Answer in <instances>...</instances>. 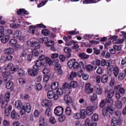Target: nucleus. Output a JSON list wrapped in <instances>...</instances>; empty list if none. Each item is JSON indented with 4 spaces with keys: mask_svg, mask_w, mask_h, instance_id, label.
<instances>
[{
    "mask_svg": "<svg viewBox=\"0 0 126 126\" xmlns=\"http://www.w3.org/2000/svg\"><path fill=\"white\" fill-rule=\"evenodd\" d=\"M47 1H48V0H43L38 5V7H41V6H43V5H45L46 3H47Z\"/></svg>",
    "mask_w": 126,
    "mask_h": 126,
    "instance_id": "obj_60",
    "label": "nucleus"
},
{
    "mask_svg": "<svg viewBox=\"0 0 126 126\" xmlns=\"http://www.w3.org/2000/svg\"><path fill=\"white\" fill-rule=\"evenodd\" d=\"M4 53L5 55H11L14 53V49L12 48H8L4 50Z\"/></svg>",
    "mask_w": 126,
    "mask_h": 126,
    "instance_id": "obj_23",
    "label": "nucleus"
},
{
    "mask_svg": "<svg viewBox=\"0 0 126 126\" xmlns=\"http://www.w3.org/2000/svg\"><path fill=\"white\" fill-rule=\"evenodd\" d=\"M86 111L84 109H82L80 111V116L81 119H85L86 117Z\"/></svg>",
    "mask_w": 126,
    "mask_h": 126,
    "instance_id": "obj_34",
    "label": "nucleus"
},
{
    "mask_svg": "<svg viewBox=\"0 0 126 126\" xmlns=\"http://www.w3.org/2000/svg\"><path fill=\"white\" fill-rule=\"evenodd\" d=\"M39 68L36 66H33L32 69H29L28 70L29 74L31 76H36L38 74Z\"/></svg>",
    "mask_w": 126,
    "mask_h": 126,
    "instance_id": "obj_4",
    "label": "nucleus"
},
{
    "mask_svg": "<svg viewBox=\"0 0 126 126\" xmlns=\"http://www.w3.org/2000/svg\"><path fill=\"white\" fill-rule=\"evenodd\" d=\"M85 91L87 94H90L93 92V88H91L90 84H87L85 86Z\"/></svg>",
    "mask_w": 126,
    "mask_h": 126,
    "instance_id": "obj_14",
    "label": "nucleus"
},
{
    "mask_svg": "<svg viewBox=\"0 0 126 126\" xmlns=\"http://www.w3.org/2000/svg\"><path fill=\"white\" fill-rule=\"evenodd\" d=\"M27 56V52L25 50H23V52L20 54V58H24Z\"/></svg>",
    "mask_w": 126,
    "mask_h": 126,
    "instance_id": "obj_59",
    "label": "nucleus"
},
{
    "mask_svg": "<svg viewBox=\"0 0 126 126\" xmlns=\"http://www.w3.org/2000/svg\"><path fill=\"white\" fill-rule=\"evenodd\" d=\"M47 97L48 99H54L55 100H58L59 99V96L56 94V93L53 91L48 92Z\"/></svg>",
    "mask_w": 126,
    "mask_h": 126,
    "instance_id": "obj_5",
    "label": "nucleus"
},
{
    "mask_svg": "<svg viewBox=\"0 0 126 126\" xmlns=\"http://www.w3.org/2000/svg\"><path fill=\"white\" fill-rule=\"evenodd\" d=\"M17 13L18 15H22V14H28V12L25 9H20L17 11Z\"/></svg>",
    "mask_w": 126,
    "mask_h": 126,
    "instance_id": "obj_32",
    "label": "nucleus"
},
{
    "mask_svg": "<svg viewBox=\"0 0 126 126\" xmlns=\"http://www.w3.org/2000/svg\"><path fill=\"white\" fill-rule=\"evenodd\" d=\"M13 37L16 38V39H18L19 41H22V37H21V34L20 33V31H17L13 34Z\"/></svg>",
    "mask_w": 126,
    "mask_h": 126,
    "instance_id": "obj_11",
    "label": "nucleus"
},
{
    "mask_svg": "<svg viewBox=\"0 0 126 126\" xmlns=\"http://www.w3.org/2000/svg\"><path fill=\"white\" fill-rule=\"evenodd\" d=\"M106 63L107 62H106V60L105 59H102L101 60H97L95 61L96 65H98V66H100V65H101V66H105Z\"/></svg>",
    "mask_w": 126,
    "mask_h": 126,
    "instance_id": "obj_10",
    "label": "nucleus"
},
{
    "mask_svg": "<svg viewBox=\"0 0 126 126\" xmlns=\"http://www.w3.org/2000/svg\"><path fill=\"white\" fill-rule=\"evenodd\" d=\"M32 55L33 57H38V56H39V52H38L37 49H34L32 50Z\"/></svg>",
    "mask_w": 126,
    "mask_h": 126,
    "instance_id": "obj_50",
    "label": "nucleus"
},
{
    "mask_svg": "<svg viewBox=\"0 0 126 126\" xmlns=\"http://www.w3.org/2000/svg\"><path fill=\"white\" fill-rule=\"evenodd\" d=\"M13 82L12 81H8L6 85V88L7 89H12L13 88Z\"/></svg>",
    "mask_w": 126,
    "mask_h": 126,
    "instance_id": "obj_38",
    "label": "nucleus"
},
{
    "mask_svg": "<svg viewBox=\"0 0 126 126\" xmlns=\"http://www.w3.org/2000/svg\"><path fill=\"white\" fill-rule=\"evenodd\" d=\"M94 90L95 91L96 94H97V95H101L103 91H102V89H101L100 86L98 85H96L95 86H94Z\"/></svg>",
    "mask_w": 126,
    "mask_h": 126,
    "instance_id": "obj_24",
    "label": "nucleus"
},
{
    "mask_svg": "<svg viewBox=\"0 0 126 126\" xmlns=\"http://www.w3.org/2000/svg\"><path fill=\"white\" fill-rule=\"evenodd\" d=\"M2 76L4 77L5 81H9V80L12 78V77H11V75H10V74L8 72H3Z\"/></svg>",
    "mask_w": 126,
    "mask_h": 126,
    "instance_id": "obj_12",
    "label": "nucleus"
},
{
    "mask_svg": "<svg viewBox=\"0 0 126 126\" xmlns=\"http://www.w3.org/2000/svg\"><path fill=\"white\" fill-rule=\"evenodd\" d=\"M7 68L10 69L11 71H12V73H14L15 71H17V70L19 68V66H18V65L13 66L12 63H9L7 64Z\"/></svg>",
    "mask_w": 126,
    "mask_h": 126,
    "instance_id": "obj_7",
    "label": "nucleus"
},
{
    "mask_svg": "<svg viewBox=\"0 0 126 126\" xmlns=\"http://www.w3.org/2000/svg\"><path fill=\"white\" fill-rule=\"evenodd\" d=\"M80 67V68H83V69H85L87 67L86 64H84V63L82 62H80L78 63V65L77 66V69Z\"/></svg>",
    "mask_w": 126,
    "mask_h": 126,
    "instance_id": "obj_31",
    "label": "nucleus"
},
{
    "mask_svg": "<svg viewBox=\"0 0 126 126\" xmlns=\"http://www.w3.org/2000/svg\"><path fill=\"white\" fill-rule=\"evenodd\" d=\"M11 119H15L16 118V112L15 110H13L11 113Z\"/></svg>",
    "mask_w": 126,
    "mask_h": 126,
    "instance_id": "obj_58",
    "label": "nucleus"
},
{
    "mask_svg": "<svg viewBox=\"0 0 126 126\" xmlns=\"http://www.w3.org/2000/svg\"><path fill=\"white\" fill-rule=\"evenodd\" d=\"M85 126H90V119L89 118H87L85 121Z\"/></svg>",
    "mask_w": 126,
    "mask_h": 126,
    "instance_id": "obj_64",
    "label": "nucleus"
},
{
    "mask_svg": "<svg viewBox=\"0 0 126 126\" xmlns=\"http://www.w3.org/2000/svg\"><path fill=\"white\" fill-rule=\"evenodd\" d=\"M23 107V109H25L27 113L31 112V106L29 103H26Z\"/></svg>",
    "mask_w": 126,
    "mask_h": 126,
    "instance_id": "obj_18",
    "label": "nucleus"
},
{
    "mask_svg": "<svg viewBox=\"0 0 126 126\" xmlns=\"http://www.w3.org/2000/svg\"><path fill=\"white\" fill-rule=\"evenodd\" d=\"M101 81L102 83H106L108 81V75H103L101 78Z\"/></svg>",
    "mask_w": 126,
    "mask_h": 126,
    "instance_id": "obj_43",
    "label": "nucleus"
},
{
    "mask_svg": "<svg viewBox=\"0 0 126 126\" xmlns=\"http://www.w3.org/2000/svg\"><path fill=\"white\" fill-rule=\"evenodd\" d=\"M89 99L92 102H94V101H95L97 99V94H94L92 95H91L89 97Z\"/></svg>",
    "mask_w": 126,
    "mask_h": 126,
    "instance_id": "obj_46",
    "label": "nucleus"
},
{
    "mask_svg": "<svg viewBox=\"0 0 126 126\" xmlns=\"http://www.w3.org/2000/svg\"><path fill=\"white\" fill-rule=\"evenodd\" d=\"M10 38V36L8 35H5V36H3L1 39L0 41L1 43L3 44H5L8 42V40H9Z\"/></svg>",
    "mask_w": 126,
    "mask_h": 126,
    "instance_id": "obj_19",
    "label": "nucleus"
},
{
    "mask_svg": "<svg viewBox=\"0 0 126 126\" xmlns=\"http://www.w3.org/2000/svg\"><path fill=\"white\" fill-rule=\"evenodd\" d=\"M100 1V0H83V4H86L87 3H96Z\"/></svg>",
    "mask_w": 126,
    "mask_h": 126,
    "instance_id": "obj_25",
    "label": "nucleus"
},
{
    "mask_svg": "<svg viewBox=\"0 0 126 126\" xmlns=\"http://www.w3.org/2000/svg\"><path fill=\"white\" fill-rule=\"evenodd\" d=\"M106 104H107V105H110V106L112 105L110 104V101H107V98H106V99H104L102 100L100 102V103L99 104V107L100 108H104V107H105V105H106Z\"/></svg>",
    "mask_w": 126,
    "mask_h": 126,
    "instance_id": "obj_17",
    "label": "nucleus"
},
{
    "mask_svg": "<svg viewBox=\"0 0 126 126\" xmlns=\"http://www.w3.org/2000/svg\"><path fill=\"white\" fill-rule=\"evenodd\" d=\"M7 105H8V102L3 100V101L0 104L1 108L2 109H4L6 108Z\"/></svg>",
    "mask_w": 126,
    "mask_h": 126,
    "instance_id": "obj_51",
    "label": "nucleus"
},
{
    "mask_svg": "<svg viewBox=\"0 0 126 126\" xmlns=\"http://www.w3.org/2000/svg\"><path fill=\"white\" fill-rule=\"evenodd\" d=\"M77 86H78V83L77 82L72 81L70 83L69 88H68V89H69L70 87H72L73 88H77Z\"/></svg>",
    "mask_w": 126,
    "mask_h": 126,
    "instance_id": "obj_36",
    "label": "nucleus"
},
{
    "mask_svg": "<svg viewBox=\"0 0 126 126\" xmlns=\"http://www.w3.org/2000/svg\"><path fill=\"white\" fill-rule=\"evenodd\" d=\"M61 68L62 65L60 64H58L55 68L56 70H57V72L59 75H62V74H63V70Z\"/></svg>",
    "mask_w": 126,
    "mask_h": 126,
    "instance_id": "obj_29",
    "label": "nucleus"
},
{
    "mask_svg": "<svg viewBox=\"0 0 126 126\" xmlns=\"http://www.w3.org/2000/svg\"><path fill=\"white\" fill-rule=\"evenodd\" d=\"M118 37L116 35L112 36L110 37V40H113V43L114 44H122L124 42V39H117Z\"/></svg>",
    "mask_w": 126,
    "mask_h": 126,
    "instance_id": "obj_8",
    "label": "nucleus"
},
{
    "mask_svg": "<svg viewBox=\"0 0 126 126\" xmlns=\"http://www.w3.org/2000/svg\"><path fill=\"white\" fill-rule=\"evenodd\" d=\"M114 106L116 109H118V110L122 109L123 108V103L121 100H118L115 102Z\"/></svg>",
    "mask_w": 126,
    "mask_h": 126,
    "instance_id": "obj_16",
    "label": "nucleus"
},
{
    "mask_svg": "<svg viewBox=\"0 0 126 126\" xmlns=\"http://www.w3.org/2000/svg\"><path fill=\"white\" fill-rule=\"evenodd\" d=\"M36 27L31 26H30V28L29 29V32L32 34H35V32H36Z\"/></svg>",
    "mask_w": 126,
    "mask_h": 126,
    "instance_id": "obj_39",
    "label": "nucleus"
},
{
    "mask_svg": "<svg viewBox=\"0 0 126 126\" xmlns=\"http://www.w3.org/2000/svg\"><path fill=\"white\" fill-rule=\"evenodd\" d=\"M17 43V40L15 39H12L9 40V44L11 45V46H13V45H15Z\"/></svg>",
    "mask_w": 126,
    "mask_h": 126,
    "instance_id": "obj_52",
    "label": "nucleus"
},
{
    "mask_svg": "<svg viewBox=\"0 0 126 126\" xmlns=\"http://www.w3.org/2000/svg\"><path fill=\"white\" fill-rule=\"evenodd\" d=\"M41 33L44 36H48L51 33V32L47 29H44L41 31Z\"/></svg>",
    "mask_w": 126,
    "mask_h": 126,
    "instance_id": "obj_49",
    "label": "nucleus"
},
{
    "mask_svg": "<svg viewBox=\"0 0 126 126\" xmlns=\"http://www.w3.org/2000/svg\"><path fill=\"white\" fill-rule=\"evenodd\" d=\"M86 68L87 71H92V70H93V68H94V66H93L91 64H88Z\"/></svg>",
    "mask_w": 126,
    "mask_h": 126,
    "instance_id": "obj_53",
    "label": "nucleus"
},
{
    "mask_svg": "<svg viewBox=\"0 0 126 126\" xmlns=\"http://www.w3.org/2000/svg\"><path fill=\"white\" fill-rule=\"evenodd\" d=\"M10 98V93H6L4 96L3 100L6 102H9Z\"/></svg>",
    "mask_w": 126,
    "mask_h": 126,
    "instance_id": "obj_40",
    "label": "nucleus"
},
{
    "mask_svg": "<svg viewBox=\"0 0 126 126\" xmlns=\"http://www.w3.org/2000/svg\"><path fill=\"white\" fill-rule=\"evenodd\" d=\"M45 115L46 117H51L52 116V110H51V108H47L46 110Z\"/></svg>",
    "mask_w": 126,
    "mask_h": 126,
    "instance_id": "obj_48",
    "label": "nucleus"
},
{
    "mask_svg": "<svg viewBox=\"0 0 126 126\" xmlns=\"http://www.w3.org/2000/svg\"><path fill=\"white\" fill-rule=\"evenodd\" d=\"M99 120V115L96 113L93 114L92 116V122H97Z\"/></svg>",
    "mask_w": 126,
    "mask_h": 126,
    "instance_id": "obj_33",
    "label": "nucleus"
},
{
    "mask_svg": "<svg viewBox=\"0 0 126 126\" xmlns=\"http://www.w3.org/2000/svg\"><path fill=\"white\" fill-rule=\"evenodd\" d=\"M42 88V85L41 84L38 83L35 86V89L37 91H40V90H41Z\"/></svg>",
    "mask_w": 126,
    "mask_h": 126,
    "instance_id": "obj_54",
    "label": "nucleus"
},
{
    "mask_svg": "<svg viewBox=\"0 0 126 126\" xmlns=\"http://www.w3.org/2000/svg\"><path fill=\"white\" fill-rule=\"evenodd\" d=\"M64 52L65 53L66 58H70L71 56V49L69 47H66L64 49Z\"/></svg>",
    "mask_w": 126,
    "mask_h": 126,
    "instance_id": "obj_15",
    "label": "nucleus"
},
{
    "mask_svg": "<svg viewBox=\"0 0 126 126\" xmlns=\"http://www.w3.org/2000/svg\"><path fill=\"white\" fill-rule=\"evenodd\" d=\"M113 74L114 75L115 77H118L119 73H120V69L117 66H115L113 68Z\"/></svg>",
    "mask_w": 126,
    "mask_h": 126,
    "instance_id": "obj_27",
    "label": "nucleus"
},
{
    "mask_svg": "<svg viewBox=\"0 0 126 126\" xmlns=\"http://www.w3.org/2000/svg\"><path fill=\"white\" fill-rule=\"evenodd\" d=\"M14 105L15 108L18 110H20V109H21V107H22V103L19 100L16 101Z\"/></svg>",
    "mask_w": 126,
    "mask_h": 126,
    "instance_id": "obj_26",
    "label": "nucleus"
},
{
    "mask_svg": "<svg viewBox=\"0 0 126 126\" xmlns=\"http://www.w3.org/2000/svg\"><path fill=\"white\" fill-rule=\"evenodd\" d=\"M54 113L56 116H61L63 114V108L62 106H57L54 110Z\"/></svg>",
    "mask_w": 126,
    "mask_h": 126,
    "instance_id": "obj_6",
    "label": "nucleus"
},
{
    "mask_svg": "<svg viewBox=\"0 0 126 126\" xmlns=\"http://www.w3.org/2000/svg\"><path fill=\"white\" fill-rule=\"evenodd\" d=\"M45 62L49 64V65H52V59H51L50 58H48V57L46 58Z\"/></svg>",
    "mask_w": 126,
    "mask_h": 126,
    "instance_id": "obj_56",
    "label": "nucleus"
},
{
    "mask_svg": "<svg viewBox=\"0 0 126 126\" xmlns=\"http://www.w3.org/2000/svg\"><path fill=\"white\" fill-rule=\"evenodd\" d=\"M63 100L66 103V104H70L72 102V100L71 99V97L69 95H64L63 96Z\"/></svg>",
    "mask_w": 126,
    "mask_h": 126,
    "instance_id": "obj_20",
    "label": "nucleus"
},
{
    "mask_svg": "<svg viewBox=\"0 0 126 126\" xmlns=\"http://www.w3.org/2000/svg\"><path fill=\"white\" fill-rule=\"evenodd\" d=\"M86 113L87 116H91L93 114V107L92 106H88L86 108Z\"/></svg>",
    "mask_w": 126,
    "mask_h": 126,
    "instance_id": "obj_22",
    "label": "nucleus"
},
{
    "mask_svg": "<svg viewBox=\"0 0 126 126\" xmlns=\"http://www.w3.org/2000/svg\"><path fill=\"white\" fill-rule=\"evenodd\" d=\"M54 44H55V43L54 42V41H52V40H50L48 42L47 41L46 45L47 47H52V46H54Z\"/></svg>",
    "mask_w": 126,
    "mask_h": 126,
    "instance_id": "obj_55",
    "label": "nucleus"
},
{
    "mask_svg": "<svg viewBox=\"0 0 126 126\" xmlns=\"http://www.w3.org/2000/svg\"><path fill=\"white\" fill-rule=\"evenodd\" d=\"M105 93L107 94V100L109 102L110 105H113L114 104V100H113L112 98L114 96L115 92L113 90H106L105 91Z\"/></svg>",
    "mask_w": 126,
    "mask_h": 126,
    "instance_id": "obj_1",
    "label": "nucleus"
},
{
    "mask_svg": "<svg viewBox=\"0 0 126 126\" xmlns=\"http://www.w3.org/2000/svg\"><path fill=\"white\" fill-rule=\"evenodd\" d=\"M67 64L69 68H74V69H77V66L78 65V63L76 62L75 59H72L69 60Z\"/></svg>",
    "mask_w": 126,
    "mask_h": 126,
    "instance_id": "obj_2",
    "label": "nucleus"
},
{
    "mask_svg": "<svg viewBox=\"0 0 126 126\" xmlns=\"http://www.w3.org/2000/svg\"><path fill=\"white\" fill-rule=\"evenodd\" d=\"M63 94V89H62V88L58 89L56 91V95H58V97L59 96H61V95H62Z\"/></svg>",
    "mask_w": 126,
    "mask_h": 126,
    "instance_id": "obj_41",
    "label": "nucleus"
},
{
    "mask_svg": "<svg viewBox=\"0 0 126 126\" xmlns=\"http://www.w3.org/2000/svg\"><path fill=\"white\" fill-rule=\"evenodd\" d=\"M126 75L123 73V72H120L118 75V79L120 81H122V80H124L125 79V77H126Z\"/></svg>",
    "mask_w": 126,
    "mask_h": 126,
    "instance_id": "obj_35",
    "label": "nucleus"
},
{
    "mask_svg": "<svg viewBox=\"0 0 126 126\" xmlns=\"http://www.w3.org/2000/svg\"><path fill=\"white\" fill-rule=\"evenodd\" d=\"M65 113L67 116H70V115H71V108L69 106L67 107L65 110Z\"/></svg>",
    "mask_w": 126,
    "mask_h": 126,
    "instance_id": "obj_42",
    "label": "nucleus"
},
{
    "mask_svg": "<svg viewBox=\"0 0 126 126\" xmlns=\"http://www.w3.org/2000/svg\"><path fill=\"white\" fill-rule=\"evenodd\" d=\"M65 120V115H62V116H60L59 118V121L61 123H63V121Z\"/></svg>",
    "mask_w": 126,
    "mask_h": 126,
    "instance_id": "obj_63",
    "label": "nucleus"
},
{
    "mask_svg": "<svg viewBox=\"0 0 126 126\" xmlns=\"http://www.w3.org/2000/svg\"><path fill=\"white\" fill-rule=\"evenodd\" d=\"M39 126H46V124H45V119L43 118V117H41L39 119Z\"/></svg>",
    "mask_w": 126,
    "mask_h": 126,
    "instance_id": "obj_45",
    "label": "nucleus"
},
{
    "mask_svg": "<svg viewBox=\"0 0 126 126\" xmlns=\"http://www.w3.org/2000/svg\"><path fill=\"white\" fill-rule=\"evenodd\" d=\"M79 57L81 60H87L90 58V55L86 54L85 53H81L79 54Z\"/></svg>",
    "mask_w": 126,
    "mask_h": 126,
    "instance_id": "obj_21",
    "label": "nucleus"
},
{
    "mask_svg": "<svg viewBox=\"0 0 126 126\" xmlns=\"http://www.w3.org/2000/svg\"><path fill=\"white\" fill-rule=\"evenodd\" d=\"M51 87L53 90H56V89H57L58 87H59V82H53L52 84Z\"/></svg>",
    "mask_w": 126,
    "mask_h": 126,
    "instance_id": "obj_37",
    "label": "nucleus"
},
{
    "mask_svg": "<svg viewBox=\"0 0 126 126\" xmlns=\"http://www.w3.org/2000/svg\"><path fill=\"white\" fill-rule=\"evenodd\" d=\"M43 74H48L50 72V68H44L42 71Z\"/></svg>",
    "mask_w": 126,
    "mask_h": 126,
    "instance_id": "obj_57",
    "label": "nucleus"
},
{
    "mask_svg": "<svg viewBox=\"0 0 126 126\" xmlns=\"http://www.w3.org/2000/svg\"><path fill=\"white\" fill-rule=\"evenodd\" d=\"M107 111L110 115H113L115 114V108L111 106H108L107 107Z\"/></svg>",
    "mask_w": 126,
    "mask_h": 126,
    "instance_id": "obj_30",
    "label": "nucleus"
},
{
    "mask_svg": "<svg viewBox=\"0 0 126 126\" xmlns=\"http://www.w3.org/2000/svg\"><path fill=\"white\" fill-rule=\"evenodd\" d=\"M41 105L45 108H47V107H50L52 106V101L48 99H44L42 100Z\"/></svg>",
    "mask_w": 126,
    "mask_h": 126,
    "instance_id": "obj_9",
    "label": "nucleus"
},
{
    "mask_svg": "<svg viewBox=\"0 0 126 126\" xmlns=\"http://www.w3.org/2000/svg\"><path fill=\"white\" fill-rule=\"evenodd\" d=\"M27 45L28 47H32L33 48H36V49H40V43L37 41H31V40H28L27 41Z\"/></svg>",
    "mask_w": 126,
    "mask_h": 126,
    "instance_id": "obj_3",
    "label": "nucleus"
},
{
    "mask_svg": "<svg viewBox=\"0 0 126 126\" xmlns=\"http://www.w3.org/2000/svg\"><path fill=\"white\" fill-rule=\"evenodd\" d=\"M42 65V61L40 60H36L35 62V64L33 65V66H36L37 68H39L40 66H41Z\"/></svg>",
    "mask_w": 126,
    "mask_h": 126,
    "instance_id": "obj_47",
    "label": "nucleus"
},
{
    "mask_svg": "<svg viewBox=\"0 0 126 126\" xmlns=\"http://www.w3.org/2000/svg\"><path fill=\"white\" fill-rule=\"evenodd\" d=\"M48 41H49V39L47 37H42L39 39V42L40 43H47L48 42Z\"/></svg>",
    "mask_w": 126,
    "mask_h": 126,
    "instance_id": "obj_44",
    "label": "nucleus"
},
{
    "mask_svg": "<svg viewBox=\"0 0 126 126\" xmlns=\"http://www.w3.org/2000/svg\"><path fill=\"white\" fill-rule=\"evenodd\" d=\"M79 33V32L76 31L75 30L70 31V32H68V33L70 35H76V34H78Z\"/></svg>",
    "mask_w": 126,
    "mask_h": 126,
    "instance_id": "obj_62",
    "label": "nucleus"
},
{
    "mask_svg": "<svg viewBox=\"0 0 126 126\" xmlns=\"http://www.w3.org/2000/svg\"><path fill=\"white\" fill-rule=\"evenodd\" d=\"M110 125L111 126H117L119 125L118 119L115 117H112L111 119Z\"/></svg>",
    "mask_w": 126,
    "mask_h": 126,
    "instance_id": "obj_13",
    "label": "nucleus"
},
{
    "mask_svg": "<svg viewBox=\"0 0 126 126\" xmlns=\"http://www.w3.org/2000/svg\"><path fill=\"white\" fill-rule=\"evenodd\" d=\"M24 70L22 68H20L18 70V74L19 75H22L24 74Z\"/></svg>",
    "mask_w": 126,
    "mask_h": 126,
    "instance_id": "obj_61",
    "label": "nucleus"
},
{
    "mask_svg": "<svg viewBox=\"0 0 126 126\" xmlns=\"http://www.w3.org/2000/svg\"><path fill=\"white\" fill-rule=\"evenodd\" d=\"M76 76H77V73H76V72H71L69 77H68V80L69 81L73 80V78H74V77H76Z\"/></svg>",
    "mask_w": 126,
    "mask_h": 126,
    "instance_id": "obj_28",
    "label": "nucleus"
}]
</instances>
